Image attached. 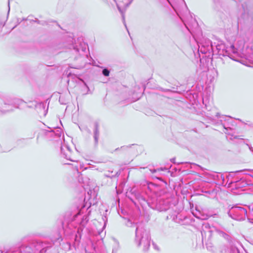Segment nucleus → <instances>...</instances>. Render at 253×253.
<instances>
[{
	"label": "nucleus",
	"mask_w": 253,
	"mask_h": 253,
	"mask_svg": "<svg viewBox=\"0 0 253 253\" xmlns=\"http://www.w3.org/2000/svg\"><path fill=\"white\" fill-rule=\"evenodd\" d=\"M65 149H66L69 152H70V149L68 148V147L65 146V148H64L63 147H61V152H62V153H64Z\"/></svg>",
	"instance_id": "obj_11"
},
{
	"label": "nucleus",
	"mask_w": 253,
	"mask_h": 253,
	"mask_svg": "<svg viewBox=\"0 0 253 253\" xmlns=\"http://www.w3.org/2000/svg\"><path fill=\"white\" fill-rule=\"evenodd\" d=\"M219 54H224V52L223 51H222V52L219 51Z\"/></svg>",
	"instance_id": "obj_14"
},
{
	"label": "nucleus",
	"mask_w": 253,
	"mask_h": 253,
	"mask_svg": "<svg viewBox=\"0 0 253 253\" xmlns=\"http://www.w3.org/2000/svg\"><path fill=\"white\" fill-rule=\"evenodd\" d=\"M228 253H239L238 249L235 247H232L229 250Z\"/></svg>",
	"instance_id": "obj_4"
},
{
	"label": "nucleus",
	"mask_w": 253,
	"mask_h": 253,
	"mask_svg": "<svg viewBox=\"0 0 253 253\" xmlns=\"http://www.w3.org/2000/svg\"><path fill=\"white\" fill-rule=\"evenodd\" d=\"M99 135V132L98 129L96 128L94 132V139L96 142L98 141V137Z\"/></svg>",
	"instance_id": "obj_5"
},
{
	"label": "nucleus",
	"mask_w": 253,
	"mask_h": 253,
	"mask_svg": "<svg viewBox=\"0 0 253 253\" xmlns=\"http://www.w3.org/2000/svg\"><path fill=\"white\" fill-rule=\"evenodd\" d=\"M228 51H231L232 52L235 53L237 52L236 49L235 48L233 45H231L228 49Z\"/></svg>",
	"instance_id": "obj_6"
},
{
	"label": "nucleus",
	"mask_w": 253,
	"mask_h": 253,
	"mask_svg": "<svg viewBox=\"0 0 253 253\" xmlns=\"http://www.w3.org/2000/svg\"><path fill=\"white\" fill-rule=\"evenodd\" d=\"M150 170L151 171V172H152V173H154V172H155L156 171V170H155V169Z\"/></svg>",
	"instance_id": "obj_15"
},
{
	"label": "nucleus",
	"mask_w": 253,
	"mask_h": 253,
	"mask_svg": "<svg viewBox=\"0 0 253 253\" xmlns=\"http://www.w3.org/2000/svg\"><path fill=\"white\" fill-rule=\"evenodd\" d=\"M219 234L223 236H224V235H225V234L222 231L219 232Z\"/></svg>",
	"instance_id": "obj_13"
},
{
	"label": "nucleus",
	"mask_w": 253,
	"mask_h": 253,
	"mask_svg": "<svg viewBox=\"0 0 253 253\" xmlns=\"http://www.w3.org/2000/svg\"><path fill=\"white\" fill-rule=\"evenodd\" d=\"M130 2L128 4H127L126 5V7H127V6H128V5L130 4Z\"/></svg>",
	"instance_id": "obj_16"
},
{
	"label": "nucleus",
	"mask_w": 253,
	"mask_h": 253,
	"mask_svg": "<svg viewBox=\"0 0 253 253\" xmlns=\"http://www.w3.org/2000/svg\"><path fill=\"white\" fill-rule=\"evenodd\" d=\"M153 246L154 248H155V249H156L157 250H159V248H158V246L156 244L153 243Z\"/></svg>",
	"instance_id": "obj_12"
},
{
	"label": "nucleus",
	"mask_w": 253,
	"mask_h": 253,
	"mask_svg": "<svg viewBox=\"0 0 253 253\" xmlns=\"http://www.w3.org/2000/svg\"><path fill=\"white\" fill-rule=\"evenodd\" d=\"M103 74L105 76H108L109 75V71L106 69H105L103 70Z\"/></svg>",
	"instance_id": "obj_8"
},
{
	"label": "nucleus",
	"mask_w": 253,
	"mask_h": 253,
	"mask_svg": "<svg viewBox=\"0 0 253 253\" xmlns=\"http://www.w3.org/2000/svg\"><path fill=\"white\" fill-rule=\"evenodd\" d=\"M135 241L138 246H143V250L147 251L150 245V239L149 233L142 228H137L135 232Z\"/></svg>",
	"instance_id": "obj_2"
},
{
	"label": "nucleus",
	"mask_w": 253,
	"mask_h": 253,
	"mask_svg": "<svg viewBox=\"0 0 253 253\" xmlns=\"http://www.w3.org/2000/svg\"><path fill=\"white\" fill-rule=\"evenodd\" d=\"M56 131L55 133V135L58 136V137H60L61 135L62 131L60 128H56Z\"/></svg>",
	"instance_id": "obj_7"
},
{
	"label": "nucleus",
	"mask_w": 253,
	"mask_h": 253,
	"mask_svg": "<svg viewBox=\"0 0 253 253\" xmlns=\"http://www.w3.org/2000/svg\"><path fill=\"white\" fill-rule=\"evenodd\" d=\"M117 7H118L119 11L122 13L123 19H124V12H123V11L121 9L120 6L118 4H117Z\"/></svg>",
	"instance_id": "obj_9"
},
{
	"label": "nucleus",
	"mask_w": 253,
	"mask_h": 253,
	"mask_svg": "<svg viewBox=\"0 0 253 253\" xmlns=\"http://www.w3.org/2000/svg\"><path fill=\"white\" fill-rule=\"evenodd\" d=\"M21 253H57L56 250L47 243L33 241L20 247Z\"/></svg>",
	"instance_id": "obj_1"
},
{
	"label": "nucleus",
	"mask_w": 253,
	"mask_h": 253,
	"mask_svg": "<svg viewBox=\"0 0 253 253\" xmlns=\"http://www.w3.org/2000/svg\"><path fill=\"white\" fill-rule=\"evenodd\" d=\"M247 211L240 207H232L228 212V214L233 219L237 220H243L246 218Z\"/></svg>",
	"instance_id": "obj_3"
},
{
	"label": "nucleus",
	"mask_w": 253,
	"mask_h": 253,
	"mask_svg": "<svg viewBox=\"0 0 253 253\" xmlns=\"http://www.w3.org/2000/svg\"><path fill=\"white\" fill-rule=\"evenodd\" d=\"M202 219H207V217H206V218H202Z\"/></svg>",
	"instance_id": "obj_17"
},
{
	"label": "nucleus",
	"mask_w": 253,
	"mask_h": 253,
	"mask_svg": "<svg viewBox=\"0 0 253 253\" xmlns=\"http://www.w3.org/2000/svg\"><path fill=\"white\" fill-rule=\"evenodd\" d=\"M16 103H17L18 104H20L23 103V101L19 99H15L14 100V103L15 104Z\"/></svg>",
	"instance_id": "obj_10"
}]
</instances>
